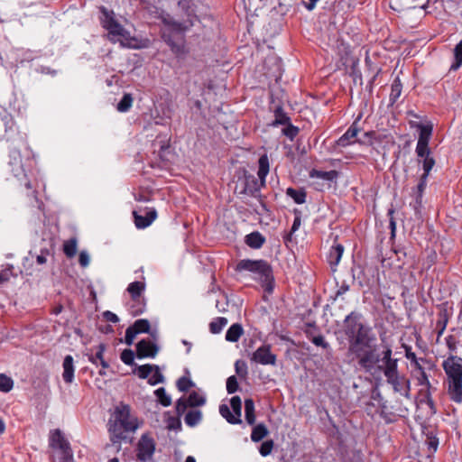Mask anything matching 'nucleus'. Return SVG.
<instances>
[{
	"label": "nucleus",
	"mask_w": 462,
	"mask_h": 462,
	"mask_svg": "<svg viewBox=\"0 0 462 462\" xmlns=\"http://www.w3.org/2000/svg\"><path fill=\"white\" fill-rule=\"evenodd\" d=\"M0 141L8 144V165L13 175L27 189L26 195L37 199L34 154L28 145L26 133L9 113L0 114Z\"/></svg>",
	"instance_id": "1"
},
{
	"label": "nucleus",
	"mask_w": 462,
	"mask_h": 462,
	"mask_svg": "<svg viewBox=\"0 0 462 462\" xmlns=\"http://www.w3.org/2000/svg\"><path fill=\"white\" fill-rule=\"evenodd\" d=\"M343 331L348 341L346 356L370 373L380 361L373 328L363 321L362 314L352 311L343 320Z\"/></svg>",
	"instance_id": "2"
},
{
	"label": "nucleus",
	"mask_w": 462,
	"mask_h": 462,
	"mask_svg": "<svg viewBox=\"0 0 462 462\" xmlns=\"http://www.w3.org/2000/svg\"><path fill=\"white\" fill-rule=\"evenodd\" d=\"M178 5L185 11L187 18L179 21L168 13H162L160 15L162 22L160 34L173 54L177 57H183L189 51L186 44V32L194 26L198 17L189 12V1L180 0Z\"/></svg>",
	"instance_id": "3"
},
{
	"label": "nucleus",
	"mask_w": 462,
	"mask_h": 462,
	"mask_svg": "<svg viewBox=\"0 0 462 462\" xmlns=\"http://www.w3.org/2000/svg\"><path fill=\"white\" fill-rule=\"evenodd\" d=\"M110 441L117 444V451L121 449V442L129 439L139 428L137 417L132 413L128 404L120 402L116 405L107 423Z\"/></svg>",
	"instance_id": "4"
},
{
	"label": "nucleus",
	"mask_w": 462,
	"mask_h": 462,
	"mask_svg": "<svg viewBox=\"0 0 462 462\" xmlns=\"http://www.w3.org/2000/svg\"><path fill=\"white\" fill-rule=\"evenodd\" d=\"M258 178L259 180L245 171L242 178H239V183L236 186V189H240L239 194L247 195L250 197L256 198L259 195V191L262 187L265 185V179L269 173V159L267 154H263L258 160Z\"/></svg>",
	"instance_id": "5"
},
{
	"label": "nucleus",
	"mask_w": 462,
	"mask_h": 462,
	"mask_svg": "<svg viewBox=\"0 0 462 462\" xmlns=\"http://www.w3.org/2000/svg\"><path fill=\"white\" fill-rule=\"evenodd\" d=\"M99 10L101 13V23L115 41H118L121 43L128 42L131 39L130 33L115 19L114 12L107 10L104 6H101Z\"/></svg>",
	"instance_id": "6"
},
{
	"label": "nucleus",
	"mask_w": 462,
	"mask_h": 462,
	"mask_svg": "<svg viewBox=\"0 0 462 462\" xmlns=\"http://www.w3.org/2000/svg\"><path fill=\"white\" fill-rule=\"evenodd\" d=\"M236 271H248L257 274L266 283L273 280V269L265 260H241L236 265Z\"/></svg>",
	"instance_id": "7"
},
{
	"label": "nucleus",
	"mask_w": 462,
	"mask_h": 462,
	"mask_svg": "<svg viewBox=\"0 0 462 462\" xmlns=\"http://www.w3.org/2000/svg\"><path fill=\"white\" fill-rule=\"evenodd\" d=\"M359 130L354 125H352L347 131L337 141V144L341 147H346L355 143H359L362 144L372 145L373 140L375 135V132L370 131L364 134L363 138L357 139V134Z\"/></svg>",
	"instance_id": "8"
},
{
	"label": "nucleus",
	"mask_w": 462,
	"mask_h": 462,
	"mask_svg": "<svg viewBox=\"0 0 462 462\" xmlns=\"http://www.w3.org/2000/svg\"><path fill=\"white\" fill-rule=\"evenodd\" d=\"M145 290V284L142 282H131L127 287L132 300L134 302L131 306V312L133 315H141L144 311L145 303L144 299L142 297Z\"/></svg>",
	"instance_id": "9"
},
{
	"label": "nucleus",
	"mask_w": 462,
	"mask_h": 462,
	"mask_svg": "<svg viewBox=\"0 0 462 462\" xmlns=\"http://www.w3.org/2000/svg\"><path fill=\"white\" fill-rule=\"evenodd\" d=\"M156 443L147 433L143 434L136 445V460L139 462H149L152 459L155 452Z\"/></svg>",
	"instance_id": "10"
},
{
	"label": "nucleus",
	"mask_w": 462,
	"mask_h": 462,
	"mask_svg": "<svg viewBox=\"0 0 462 462\" xmlns=\"http://www.w3.org/2000/svg\"><path fill=\"white\" fill-rule=\"evenodd\" d=\"M206 403V398L197 392H191L189 397L182 396L176 402V413L181 416L189 407L194 408Z\"/></svg>",
	"instance_id": "11"
},
{
	"label": "nucleus",
	"mask_w": 462,
	"mask_h": 462,
	"mask_svg": "<svg viewBox=\"0 0 462 462\" xmlns=\"http://www.w3.org/2000/svg\"><path fill=\"white\" fill-rule=\"evenodd\" d=\"M443 369L448 380L462 379V358L450 356L443 362Z\"/></svg>",
	"instance_id": "12"
},
{
	"label": "nucleus",
	"mask_w": 462,
	"mask_h": 462,
	"mask_svg": "<svg viewBox=\"0 0 462 462\" xmlns=\"http://www.w3.org/2000/svg\"><path fill=\"white\" fill-rule=\"evenodd\" d=\"M134 225L138 229L149 226L157 217L154 208H144L133 212Z\"/></svg>",
	"instance_id": "13"
},
{
	"label": "nucleus",
	"mask_w": 462,
	"mask_h": 462,
	"mask_svg": "<svg viewBox=\"0 0 462 462\" xmlns=\"http://www.w3.org/2000/svg\"><path fill=\"white\" fill-rule=\"evenodd\" d=\"M383 357L382 361L383 362V365H379L378 368L383 371L386 380L399 375L397 369V359L392 358V349L390 347H386L382 353Z\"/></svg>",
	"instance_id": "14"
},
{
	"label": "nucleus",
	"mask_w": 462,
	"mask_h": 462,
	"mask_svg": "<svg viewBox=\"0 0 462 462\" xmlns=\"http://www.w3.org/2000/svg\"><path fill=\"white\" fill-rule=\"evenodd\" d=\"M49 446L60 451V453H67L71 451L69 442L66 439L60 430L56 429L51 430L49 437Z\"/></svg>",
	"instance_id": "15"
},
{
	"label": "nucleus",
	"mask_w": 462,
	"mask_h": 462,
	"mask_svg": "<svg viewBox=\"0 0 462 462\" xmlns=\"http://www.w3.org/2000/svg\"><path fill=\"white\" fill-rule=\"evenodd\" d=\"M390 383L395 393L407 399H411V383L404 375H396L386 380Z\"/></svg>",
	"instance_id": "16"
},
{
	"label": "nucleus",
	"mask_w": 462,
	"mask_h": 462,
	"mask_svg": "<svg viewBox=\"0 0 462 462\" xmlns=\"http://www.w3.org/2000/svg\"><path fill=\"white\" fill-rule=\"evenodd\" d=\"M159 347L149 339H142L136 344V356L138 358L155 357Z\"/></svg>",
	"instance_id": "17"
},
{
	"label": "nucleus",
	"mask_w": 462,
	"mask_h": 462,
	"mask_svg": "<svg viewBox=\"0 0 462 462\" xmlns=\"http://www.w3.org/2000/svg\"><path fill=\"white\" fill-rule=\"evenodd\" d=\"M252 361L261 365H274L276 356L272 354L269 346H262L252 356Z\"/></svg>",
	"instance_id": "18"
},
{
	"label": "nucleus",
	"mask_w": 462,
	"mask_h": 462,
	"mask_svg": "<svg viewBox=\"0 0 462 462\" xmlns=\"http://www.w3.org/2000/svg\"><path fill=\"white\" fill-rule=\"evenodd\" d=\"M372 399L377 402L379 406V415L385 423H392L395 421V414L389 411L386 401L383 400L379 392L373 393Z\"/></svg>",
	"instance_id": "19"
},
{
	"label": "nucleus",
	"mask_w": 462,
	"mask_h": 462,
	"mask_svg": "<svg viewBox=\"0 0 462 462\" xmlns=\"http://www.w3.org/2000/svg\"><path fill=\"white\" fill-rule=\"evenodd\" d=\"M432 390H435L433 386L432 388L425 387L419 391L420 400L418 402V405L425 404L428 407L427 414L429 416H433L437 412L435 402L431 396Z\"/></svg>",
	"instance_id": "20"
},
{
	"label": "nucleus",
	"mask_w": 462,
	"mask_h": 462,
	"mask_svg": "<svg viewBox=\"0 0 462 462\" xmlns=\"http://www.w3.org/2000/svg\"><path fill=\"white\" fill-rule=\"evenodd\" d=\"M448 394L456 402H462V379L448 380Z\"/></svg>",
	"instance_id": "21"
},
{
	"label": "nucleus",
	"mask_w": 462,
	"mask_h": 462,
	"mask_svg": "<svg viewBox=\"0 0 462 462\" xmlns=\"http://www.w3.org/2000/svg\"><path fill=\"white\" fill-rule=\"evenodd\" d=\"M63 374L62 378L65 383H70L74 379V361L70 355L65 356L63 360Z\"/></svg>",
	"instance_id": "22"
},
{
	"label": "nucleus",
	"mask_w": 462,
	"mask_h": 462,
	"mask_svg": "<svg viewBox=\"0 0 462 462\" xmlns=\"http://www.w3.org/2000/svg\"><path fill=\"white\" fill-rule=\"evenodd\" d=\"M245 244L254 249L261 248L265 243V237L258 231H254L245 236Z\"/></svg>",
	"instance_id": "23"
},
{
	"label": "nucleus",
	"mask_w": 462,
	"mask_h": 462,
	"mask_svg": "<svg viewBox=\"0 0 462 462\" xmlns=\"http://www.w3.org/2000/svg\"><path fill=\"white\" fill-rule=\"evenodd\" d=\"M344 253V246L340 244H335L331 246L327 259L331 266H337Z\"/></svg>",
	"instance_id": "24"
},
{
	"label": "nucleus",
	"mask_w": 462,
	"mask_h": 462,
	"mask_svg": "<svg viewBox=\"0 0 462 462\" xmlns=\"http://www.w3.org/2000/svg\"><path fill=\"white\" fill-rule=\"evenodd\" d=\"M244 329L241 324H233L226 333V340L229 342H237L243 335Z\"/></svg>",
	"instance_id": "25"
},
{
	"label": "nucleus",
	"mask_w": 462,
	"mask_h": 462,
	"mask_svg": "<svg viewBox=\"0 0 462 462\" xmlns=\"http://www.w3.org/2000/svg\"><path fill=\"white\" fill-rule=\"evenodd\" d=\"M310 178H318V179H322V180H325L332 181V180H336L338 177V172L337 171H335V170L328 171H319V170L313 169L310 172Z\"/></svg>",
	"instance_id": "26"
},
{
	"label": "nucleus",
	"mask_w": 462,
	"mask_h": 462,
	"mask_svg": "<svg viewBox=\"0 0 462 462\" xmlns=\"http://www.w3.org/2000/svg\"><path fill=\"white\" fill-rule=\"evenodd\" d=\"M245 417L249 425L255 423L254 402L252 399L245 400Z\"/></svg>",
	"instance_id": "27"
},
{
	"label": "nucleus",
	"mask_w": 462,
	"mask_h": 462,
	"mask_svg": "<svg viewBox=\"0 0 462 462\" xmlns=\"http://www.w3.org/2000/svg\"><path fill=\"white\" fill-rule=\"evenodd\" d=\"M202 420V412L199 410L189 411L185 417L184 421L189 427L197 426Z\"/></svg>",
	"instance_id": "28"
},
{
	"label": "nucleus",
	"mask_w": 462,
	"mask_h": 462,
	"mask_svg": "<svg viewBox=\"0 0 462 462\" xmlns=\"http://www.w3.org/2000/svg\"><path fill=\"white\" fill-rule=\"evenodd\" d=\"M426 367L420 368L419 371H413V376L417 380V384L427 388H432V384L429 380V375L426 373Z\"/></svg>",
	"instance_id": "29"
},
{
	"label": "nucleus",
	"mask_w": 462,
	"mask_h": 462,
	"mask_svg": "<svg viewBox=\"0 0 462 462\" xmlns=\"http://www.w3.org/2000/svg\"><path fill=\"white\" fill-rule=\"evenodd\" d=\"M78 252L77 239L72 237L63 243V253L68 258H73Z\"/></svg>",
	"instance_id": "30"
},
{
	"label": "nucleus",
	"mask_w": 462,
	"mask_h": 462,
	"mask_svg": "<svg viewBox=\"0 0 462 462\" xmlns=\"http://www.w3.org/2000/svg\"><path fill=\"white\" fill-rule=\"evenodd\" d=\"M219 413L230 424H239L242 422L241 419H239L237 416H235L226 404H221L219 406Z\"/></svg>",
	"instance_id": "31"
},
{
	"label": "nucleus",
	"mask_w": 462,
	"mask_h": 462,
	"mask_svg": "<svg viewBox=\"0 0 462 462\" xmlns=\"http://www.w3.org/2000/svg\"><path fill=\"white\" fill-rule=\"evenodd\" d=\"M269 431L266 428V426L263 423H260L254 427L252 433H251V439L254 442H259L263 438H265L268 435Z\"/></svg>",
	"instance_id": "32"
},
{
	"label": "nucleus",
	"mask_w": 462,
	"mask_h": 462,
	"mask_svg": "<svg viewBox=\"0 0 462 462\" xmlns=\"http://www.w3.org/2000/svg\"><path fill=\"white\" fill-rule=\"evenodd\" d=\"M286 194L297 204H303L306 201V192L303 189L298 190L293 188H288Z\"/></svg>",
	"instance_id": "33"
},
{
	"label": "nucleus",
	"mask_w": 462,
	"mask_h": 462,
	"mask_svg": "<svg viewBox=\"0 0 462 462\" xmlns=\"http://www.w3.org/2000/svg\"><path fill=\"white\" fill-rule=\"evenodd\" d=\"M402 85L401 80L399 78H396L392 84L391 94L389 97L391 104H394L397 101L402 94Z\"/></svg>",
	"instance_id": "34"
},
{
	"label": "nucleus",
	"mask_w": 462,
	"mask_h": 462,
	"mask_svg": "<svg viewBox=\"0 0 462 462\" xmlns=\"http://www.w3.org/2000/svg\"><path fill=\"white\" fill-rule=\"evenodd\" d=\"M294 221L291 228L290 233L284 237L285 241H291L292 235L300 228L301 225V212L299 209H294Z\"/></svg>",
	"instance_id": "35"
},
{
	"label": "nucleus",
	"mask_w": 462,
	"mask_h": 462,
	"mask_svg": "<svg viewBox=\"0 0 462 462\" xmlns=\"http://www.w3.org/2000/svg\"><path fill=\"white\" fill-rule=\"evenodd\" d=\"M227 324V319L224 317H218L215 319L209 324V330L213 334H218L221 332L223 328Z\"/></svg>",
	"instance_id": "36"
},
{
	"label": "nucleus",
	"mask_w": 462,
	"mask_h": 462,
	"mask_svg": "<svg viewBox=\"0 0 462 462\" xmlns=\"http://www.w3.org/2000/svg\"><path fill=\"white\" fill-rule=\"evenodd\" d=\"M274 116L275 120L273 124V125H287L290 123V117L287 116V114L283 111V109L281 106H278L275 109Z\"/></svg>",
	"instance_id": "37"
},
{
	"label": "nucleus",
	"mask_w": 462,
	"mask_h": 462,
	"mask_svg": "<svg viewBox=\"0 0 462 462\" xmlns=\"http://www.w3.org/2000/svg\"><path fill=\"white\" fill-rule=\"evenodd\" d=\"M154 394L162 406L168 407L171 404V398L166 393V391L163 387H160L155 390Z\"/></svg>",
	"instance_id": "38"
},
{
	"label": "nucleus",
	"mask_w": 462,
	"mask_h": 462,
	"mask_svg": "<svg viewBox=\"0 0 462 462\" xmlns=\"http://www.w3.org/2000/svg\"><path fill=\"white\" fill-rule=\"evenodd\" d=\"M307 337L308 338L317 346H321L324 349H327L329 347V344L325 340V337L319 334V335H312L310 331H307Z\"/></svg>",
	"instance_id": "39"
},
{
	"label": "nucleus",
	"mask_w": 462,
	"mask_h": 462,
	"mask_svg": "<svg viewBox=\"0 0 462 462\" xmlns=\"http://www.w3.org/2000/svg\"><path fill=\"white\" fill-rule=\"evenodd\" d=\"M432 130L433 127L431 124H427L424 126H421V129L420 130L418 142L429 143L432 134Z\"/></svg>",
	"instance_id": "40"
},
{
	"label": "nucleus",
	"mask_w": 462,
	"mask_h": 462,
	"mask_svg": "<svg viewBox=\"0 0 462 462\" xmlns=\"http://www.w3.org/2000/svg\"><path fill=\"white\" fill-rule=\"evenodd\" d=\"M132 328L135 330V333H149L150 332V323L147 319H137L132 325Z\"/></svg>",
	"instance_id": "41"
},
{
	"label": "nucleus",
	"mask_w": 462,
	"mask_h": 462,
	"mask_svg": "<svg viewBox=\"0 0 462 462\" xmlns=\"http://www.w3.org/2000/svg\"><path fill=\"white\" fill-rule=\"evenodd\" d=\"M16 275L14 273V266L12 264H7L5 268L0 270V285L7 282L11 277H15Z\"/></svg>",
	"instance_id": "42"
},
{
	"label": "nucleus",
	"mask_w": 462,
	"mask_h": 462,
	"mask_svg": "<svg viewBox=\"0 0 462 462\" xmlns=\"http://www.w3.org/2000/svg\"><path fill=\"white\" fill-rule=\"evenodd\" d=\"M133 104V97L131 94H125L122 99L117 104V110L119 112H126L130 109Z\"/></svg>",
	"instance_id": "43"
},
{
	"label": "nucleus",
	"mask_w": 462,
	"mask_h": 462,
	"mask_svg": "<svg viewBox=\"0 0 462 462\" xmlns=\"http://www.w3.org/2000/svg\"><path fill=\"white\" fill-rule=\"evenodd\" d=\"M14 387V381L5 374H0V391L9 393Z\"/></svg>",
	"instance_id": "44"
},
{
	"label": "nucleus",
	"mask_w": 462,
	"mask_h": 462,
	"mask_svg": "<svg viewBox=\"0 0 462 462\" xmlns=\"http://www.w3.org/2000/svg\"><path fill=\"white\" fill-rule=\"evenodd\" d=\"M176 385L180 392H188L194 386V383L189 377L182 376L178 379Z\"/></svg>",
	"instance_id": "45"
},
{
	"label": "nucleus",
	"mask_w": 462,
	"mask_h": 462,
	"mask_svg": "<svg viewBox=\"0 0 462 462\" xmlns=\"http://www.w3.org/2000/svg\"><path fill=\"white\" fill-rule=\"evenodd\" d=\"M411 365L414 366L413 371H419L420 368L426 367L425 365H427L428 370L435 368V365L431 361L422 357L417 358Z\"/></svg>",
	"instance_id": "46"
},
{
	"label": "nucleus",
	"mask_w": 462,
	"mask_h": 462,
	"mask_svg": "<svg viewBox=\"0 0 462 462\" xmlns=\"http://www.w3.org/2000/svg\"><path fill=\"white\" fill-rule=\"evenodd\" d=\"M230 406L233 410V414L241 419L242 402L239 396H233L230 400Z\"/></svg>",
	"instance_id": "47"
},
{
	"label": "nucleus",
	"mask_w": 462,
	"mask_h": 462,
	"mask_svg": "<svg viewBox=\"0 0 462 462\" xmlns=\"http://www.w3.org/2000/svg\"><path fill=\"white\" fill-rule=\"evenodd\" d=\"M416 153L419 158H424L425 156L430 155L429 143L418 142L416 145ZM419 162H421L420 159H419Z\"/></svg>",
	"instance_id": "48"
},
{
	"label": "nucleus",
	"mask_w": 462,
	"mask_h": 462,
	"mask_svg": "<svg viewBox=\"0 0 462 462\" xmlns=\"http://www.w3.org/2000/svg\"><path fill=\"white\" fill-rule=\"evenodd\" d=\"M153 374L151 377L148 378V383L151 385H155L157 383H162L164 380L163 374L161 373L158 365H153Z\"/></svg>",
	"instance_id": "49"
},
{
	"label": "nucleus",
	"mask_w": 462,
	"mask_h": 462,
	"mask_svg": "<svg viewBox=\"0 0 462 462\" xmlns=\"http://www.w3.org/2000/svg\"><path fill=\"white\" fill-rule=\"evenodd\" d=\"M154 365H139L137 366V374L140 378L142 379H146V378H149V375L152 373L153 371V366Z\"/></svg>",
	"instance_id": "50"
},
{
	"label": "nucleus",
	"mask_w": 462,
	"mask_h": 462,
	"mask_svg": "<svg viewBox=\"0 0 462 462\" xmlns=\"http://www.w3.org/2000/svg\"><path fill=\"white\" fill-rule=\"evenodd\" d=\"M104 350H105V346L103 344H100L98 346V350L95 354V356H88V360L91 361L92 363H97V360H99L101 365H102V366L103 367H106L107 364L106 363V361L103 358V352H104Z\"/></svg>",
	"instance_id": "51"
},
{
	"label": "nucleus",
	"mask_w": 462,
	"mask_h": 462,
	"mask_svg": "<svg viewBox=\"0 0 462 462\" xmlns=\"http://www.w3.org/2000/svg\"><path fill=\"white\" fill-rule=\"evenodd\" d=\"M121 360L127 365L134 364V353L131 349H125L120 356Z\"/></svg>",
	"instance_id": "52"
},
{
	"label": "nucleus",
	"mask_w": 462,
	"mask_h": 462,
	"mask_svg": "<svg viewBox=\"0 0 462 462\" xmlns=\"http://www.w3.org/2000/svg\"><path fill=\"white\" fill-rule=\"evenodd\" d=\"M421 159H422V168L424 171L423 174L429 176L430 171L432 170L433 166L435 165V160L430 155L425 156L424 158H421Z\"/></svg>",
	"instance_id": "53"
},
{
	"label": "nucleus",
	"mask_w": 462,
	"mask_h": 462,
	"mask_svg": "<svg viewBox=\"0 0 462 462\" xmlns=\"http://www.w3.org/2000/svg\"><path fill=\"white\" fill-rule=\"evenodd\" d=\"M425 443L428 446V449L430 454H433L434 452H436L438 446H439L438 438L428 434Z\"/></svg>",
	"instance_id": "54"
},
{
	"label": "nucleus",
	"mask_w": 462,
	"mask_h": 462,
	"mask_svg": "<svg viewBox=\"0 0 462 462\" xmlns=\"http://www.w3.org/2000/svg\"><path fill=\"white\" fill-rule=\"evenodd\" d=\"M448 318L446 313L440 314L439 319L437 321L436 328H438V337H440L446 329Z\"/></svg>",
	"instance_id": "55"
},
{
	"label": "nucleus",
	"mask_w": 462,
	"mask_h": 462,
	"mask_svg": "<svg viewBox=\"0 0 462 462\" xmlns=\"http://www.w3.org/2000/svg\"><path fill=\"white\" fill-rule=\"evenodd\" d=\"M238 382L235 375L229 376L226 380V391L228 393H234L238 390Z\"/></svg>",
	"instance_id": "56"
},
{
	"label": "nucleus",
	"mask_w": 462,
	"mask_h": 462,
	"mask_svg": "<svg viewBox=\"0 0 462 462\" xmlns=\"http://www.w3.org/2000/svg\"><path fill=\"white\" fill-rule=\"evenodd\" d=\"M51 255V252L48 248H42L39 254L35 255L36 263L39 265H43L47 263L48 257Z\"/></svg>",
	"instance_id": "57"
},
{
	"label": "nucleus",
	"mask_w": 462,
	"mask_h": 462,
	"mask_svg": "<svg viewBox=\"0 0 462 462\" xmlns=\"http://www.w3.org/2000/svg\"><path fill=\"white\" fill-rule=\"evenodd\" d=\"M282 133L285 136L291 140H293L299 134V128L289 123L287 124V126L282 130Z\"/></svg>",
	"instance_id": "58"
},
{
	"label": "nucleus",
	"mask_w": 462,
	"mask_h": 462,
	"mask_svg": "<svg viewBox=\"0 0 462 462\" xmlns=\"http://www.w3.org/2000/svg\"><path fill=\"white\" fill-rule=\"evenodd\" d=\"M180 416H179L178 414L177 417H170L168 420L167 428L169 430H180L181 429V421L180 420Z\"/></svg>",
	"instance_id": "59"
},
{
	"label": "nucleus",
	"mask_w": 462,
	"mask_h": 462,
	"mask_svg": "<svg viewBox=\"0 0 462 462\" xmlns=\"http://www.w3.org/2000/svg\"><path fill=\"white\" fill-rule=\"evenodd\" d=\"M427 178H428V175H425V174H422L420 179V181L417 185V190H418V198H417V202L420 203V200L419 201V199H420L421 197H422V193L426 188V185H427Z\"/></svg>",
	"instance_id": "60"
},
{
	"label": "nucleus",
	"mask_w": 462,
	"mask_h": 462,
	"mask_svg": "<svg viewBox=\"0 0 462 462\" xmlns=\"http://www.w3.org/2000/svg\"><path fill=\"white\" fill-rule=\"evenodd\" d=\"M273 448V441L272 439L264 441L259 449V452L262 456L265 457L272 452Z\"/></svg>",
	"instance_id": "61"
},
{
	"label": "nucleus",
	"mask_w": 462,
	"mask_h": 462,
	"mask_svg": "<svg viewBox=\"0 0 462 462\" xmlns=\"http://www.w3.org/2000/svg\"><path fill=\"white\" fill-rule=\"evenodd\" d=\"M235 367L239 376L245 377L247 374V366L244 361L237 360L235 364Z\"/></svg>",
	"instance_id": "62"
},
{
	"label": "nucleus",
	"mask_w": 462,
	"mask_h": 462,
	"mask_svg": "<svg viewBox=\"0 0 462 462\" xmlns=\"http://www.w3.org/2000/svg\"><path fill=\"white\" fill-rule=\"evenodd\" d=\"M136 335L137 333H135V330L132 328V326L128 327L125 330V344L131 346Z\"/></svg>",
	"instance_id": "63"
},
{
	"label": "nucleus",
	"mask_w": 462,
	"mask_h": 462,
	"mask_svg": "<svg viewBox=\"0 0 462 462\" xmlns=\"http://www.w3.org/2000/svg\"><path fill=\"white\" fill-rule=\"evenodd\" d=\"M103 317H104V319H105L106 321H109V322H112V323H116V322H118V321H119L118 317H117L115 313H113V312H111V311H109V310H106V311L103 313Z\"/></svg>",
	"instance_id": "64"
}]
</instances>
